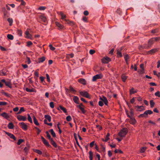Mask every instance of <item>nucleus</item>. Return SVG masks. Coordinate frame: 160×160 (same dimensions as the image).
Here are the masks:
<instances>
[{
	"mask_svg": "<svg viewBox=\"0 0 160 160\" xmlns=\"http://www.w3.org/2000/svg\"><path fill=\"white\" fill-rule=\"evenodd\" d=\"M33 122L34 124L36 125H39V124L38 122V121L35 116L33 117Z\"/></svg>",
	"mask_w": 160,
	"mask_h": 160,
	"instance_id": "26",
	"label": "nucleus"
},
{
	"mask_svg": "<svg viewBox=\"0 0 160 160\" xmlns=\"http://www.w3.org/2000/svg\"><path fill=\"white\" fill-rule=\"evenodd\" d=\"M50 142L51 143L55 148H57V145L56 143L54 141L53 139H52L50 141Z\"/></svg>",
	"mask_w": 160,
	"mask_h": 160,
	"instance_id": "21",
	"label": "nucleus"
},
{
	"mask_svg": "<svg viewBox=\"0 0 160 160\" xmlns=\"http://www.w3.org/2000/svg\"><path fill=\"white\" fill-rule=\"evenodd\" d=\"M135 108L137 111H142L145 110L144 107L143 106H135Z\"/></svg>",
	"mask_w": 160,
	"mask_h": 160,
	"instance_id": "9",
	"label": "nucleus"
},
{
	"mask_svg": "<svg viewBox=\"0 0 160 160\" xmlns=\"http://www.w3.org/2000/svg\"><path fill=\"white\" fill-rule=\"evenodd\" d=\"M17 118L19 121H25L27 119V118L26 116H23L21 115L17 116Z\"/></svg>",
	"mask_w": 160,
	"mask_h": 160,
	"instance_id": "7",
	"label": "nucleus"
},
{
	"mask_svg": "<svg viewBox=\"0 0 160 160\" xmlns=\"http://www.w3.org/2000/svg\"><path fill=\"white\" fill-rule=\"evenodd\" d=\"M73 100L74 101V102L77 104H79L78 101L79 100V98L78 97L75 96H73Z\"/></svg>",
	"mask_w": 160,
	"mask_h": 160,
	"instance_id": "19",
	"label": "nucleus"
},
{
	"mask_svg": "<svg viewBox=\"0 0 160 160\" xmlns=\"http://www.w3.org/2000/svg\"><path fill=\"white\" fill-rule=\"evenodd\" d=\"M153 113V112L151 110H147L146 111L143 113L140 114L138 117L140 118L141 117L146 118L148 117V114L151 115Z\"/></svg>",
	"mask_w": 160,
	"mask_h": 160,
	"instance_id": "1",
	"label": "nucleus"
},
{
	"mask_svg": "<svg viewBox=\"0 0 160 160\" xmlns=\"http://www.w3.org/2000/svg\"><path fill=\"white\" fill-rule=\"evenodd\" d=\"M128 132V131L127 128H123L118 133V135L121 138L124 137L127 133Z\"/></svg>",
	"mask_w": 160,
	"mask_h": 160,
	"instance_id": "2",
	"label": "nucleus"
},
{
	"mask_svg": "<svg viewBox=\"0 0 160 160\" xmlns=\"http://www.w3.org/2000/svg\"><path fill=\"white\" fill-rule=\"evenodd\" d=\"M44 118L46 119H47L49 122H50L51 121V118L50 115H45L44 116Z\"/></svg>",
	"mask_w": 160,
	"mask_h": 160,
	"instance_id": "24",
	"label": "nucleus"
},
{
	"mask_svg": "<svg viewBox=\"0 0 160 160\" xmlns=\"http://www.w3.org/2000/svg\"><path fill=\"white\" fill-rule=\"evenodd\" d=\"M114 152L116 153H118V152H119L120 153H122V152L121 150H119V149H117L115 150Z\"/></svg>",
	"mask_w": 160,
	"mask_h": 160,
	"instance_id": "49",
	"label": "nucleus"
},
{
	"mask_svg": "<svg viewBox=\"0 0 160 160\" xmlns=\"http://www.w3.org/2000/svg\"><path fill=\"white\" fill-rule=\"evenodd\" d=\"M89 158H93V152H92V151H90L89 152Z\"/></svg>",
	"mask_w": 160,
	"mask_h": 160,
	"instance_id": "51",
	"label": "nucleus"
},
{
	"mask_svg": "<svg viewBox=\"0 0 160 160\" xmlns=\"http://www.w3.org/2000/svg\"><path fill=\"white\" fill-rule=\"evenodd\" d=\"M102 75L101 73L97 74L93 77L92 81L93 82L95 81L97 79L102 78Z\"/></svg>",
	"mask_w": 160,
	"mask_h": 160,
	"instance_id": "4",
	"label": "nucleus"
},
{
	"mask_svg": "<svg viewBox=\"0 0 160 160\" xmlns=\"http://www.w3.org/2000/svg\"><path fill=\"white\" fill-rule=\"evenodd\" d=\"M95 52V51L92 49H91L89 51V53L91 55L93 54Z\"/></svg>",
	"mask_w": 160,
	"mask_h": 160,
	"instance_id": "56",
	"label": "nucleus"
},
{
	"mask_svg": "<svg viewBox=\"0 0 160 160\" xmlns=\"http://www.w3.org/2000/svg\"><path fill=\"white\" fill-rule=\"evenodd\" d=\"M18 35H19L20 36H21L22 35V32L20 30H18Z\"/></svg>",
	"mask_w": 160,
	"mask_h": 160,
	"instance_id": "61",
	"label": "nucleus"
},
{
	"mask_svg": "<svg viewBox=\"0 0 160 160\" xmlns=\"http://www.w3.org/2000/svg\"><path fill=\"white\" fill-rule=\"evenodd\" d=\"M49 47L50 48V49L52 51H54L55 49V48L53 47L52 45L51 44H50Z\"/></svg>",
	"mask_w": 160,
	"mask_h": 160,
	"instance_id": "47",
	"label": "nucleus"
},
{
	"mask_svg": "<svg viewBox=\"0 0 160 160\" xmlns=\"http://www.w3.org/2000/svg\"><path fill=\"white\" fill-rule=\"evenodd\" d=\"M130 114L132 117H133L134 115V113L133 112L134 110L132 108H130Z\"/></svg>",
	"mask_w": 160,
	"mask_h": 160,
	"instance_id": "42",
	"label": "nucleus"
},
{
	"mask_svg": "<svg viewBox=\"0 0 160 160\" xmlns=\"http://www.w3.org/2000/svg\"><path fill=\"white\" fill-rule=\"evenodd\" d=\"M28 121L31 123H32V118L30 117V115L29 114H28Z\"/></svg>",
	"mask_w": 160,
	"mask_h": 160,
	"instance_id": "38",
	"label": "nucleus"
},
{
	"mask_svg": "<svg viewBox=\"0 0 160 160\" xmlns=\"http://www.w3.org/2000/svg\"><path fill=\"white\" fill-rule=\"evenodd\" d=\"M19 125L23 130H26L27 129V125L24 122H22L19 123Z\"/></svg>",
	"mask_w": 160,
	"mask_h": 160,
	"instance_id": "8",
	"label": "nucleus"
},
{
	"mask_svg": "<svg viewBox=\"0 0 160 160\" xmlns=\"http://www.w3.org/2000/svg\"><path fill=\"white\" fill-rule=\"evenodd\" d=\"M98 104L99 106L102 107L103 105V103L102 101H100L98 102Z\"/></svg>",
	"mask_w": 160,
	"mask_h": 160,
	"instance_id": "57",
	"label": "nucleus"
},
{
	"mask_svg": "<svg viewBox=\"0 0 160 160\" xmlns=\"http://www.w3.org/2000/svg\"><path fill=\"white\" fill-rule=\"evenodd\" d=\"M5 85L10 88H12L11 82L9 80H7L5 83Z\"/></svg>",
	"mask_w": 160,
	"mask_h": 160,
	"instance_id": "14",
	"label": "nucleus"
},
{
	"mask_svg": "<svg viewBox=\"0 0 160 160\" xmlns=\"http://www.w3.org/2000/svg\"><path fill=\"white\" fill-rule=\"evenodd\" d=\"M69 88H69V89H68L67 88L66 89V92H67L68 91V90L70 92H72L74 94H75V92H76V91L75 90H74L72 86H70Z\"/></svg>",
	"mask_w": 160,
	"mask_h": 160,
	"instance_id": "16",
	"label": "nucleus"
},
{
	"mask_svg": "<svg viewBox=\"0 0 160 160\" xmlns=\"http://www.w3.org/2000/svg\"><path fill=\"white\" fill-rule=\"evenodd\" d=\"M79 93L81 95L87 98H90V95L87 92L85 91H80Z\"/></svg>",
	"mask_w": 160,
	"mask_h": 160,
	"instance_id": "3",
	"label": "nucleus"
},
{
	"mask_svg": "<svg viewBox=\"0 0 160 160\" xmlns=\"http://www.w3.org/2000/svg\"><path fill=\"white\" fill-rule=\"evenodd\" d=\"M39 18L42 21L44 22H47V18L43 15H40L39 16Z\"/></svg>",
	"mask_w": 160,
	"mask_h": 160,
	"instance_id": "18",
	"label": "nucleus"
},
{
	"mask_svg": "<svg viewBox=\"0 0 160 160\" xmlns=\"http://www.w3.org/2000/svg\"><path fill=\"white\" fill-rule=\"evenodd\" d=\"M46 134H47V137L48 138V139H49L50 141V140H51V139H53L52 138H51V136L50 135L49 133L48 132V131H46Z\"/></svg>",
	"mask_w": 160,
	"mask_h": 160,
	"instance_id": "35",
	"label": "nucleus"
},
{
	"mask_svg": "<svg viewBox=\"0 0 160 160\" xmlns=\"http://www.w3.org/2000/svg\"><path fill=\"white\" fill-rule=\"evenodd\" d=\"M49 132L53 137H55L56 136V134L53 129H50Z\"/></svg>",
	"mask_w": 160,
	"mask_h": 160,
	"instance_id": "29",
	"label": "nucleus"
},
{
	"mask_svg": "<svg viewBox=\"0 0 160 160\" xmlns=\"http://www.w3.org/2000/svg\"><path fill=\"white\" fill-rule=\"evenodd\" d=\"M137 92L136 91H134V88H131L130 90V95H131L132 94L135 93Z\"/></svg>",
	"mask_w": 160,
	"mask_h": 160,
	"instance_id": "36",
	"label": "nucleus"
},
{
	"mask_svg": "<svg viewBox=\"0 0 160 160\" xmlns=\"http://www.w3.org/2000/svg\"><path fill=\"white\" fill-rule=\"evenodd\" d=\"M117 55L118 57H122V54L121 52H120L119 50H117Z\"/></svg>",
	"mask_w": 160,
	"mask_h": 160,
	"instance_id": "40",
	"label": "nucleus"
},
{
	"mask_svg": "<svg viewBox=\"0 0 160 160\" xmlns=\"http://www.w3.org/2000/svg\"><path fill=\"white\" fill-rule=\"evenodd\" d=\"M8 22L9 23L10 26H11L13 22V20L12 18H9L8 19Z\"/></svg>",
	"mask_w": 160,
	"mask_h": 160,
	"instance_id": "32",
	"label": "nucleus"
},
{
	"mask_svg": "<svg viewBox=\"0 0 160 160\" xmlns=\"http://www.w3.org/2000/svg\"><path fill=\"white\" fill-rule=\"evenodd\" d=\"M85 16H87L89 14L88 11L87 10L83 12Z\"/></svg>",
	"mask_w": 160,
	"mask_h": 160,
	"instance_id": "64",
	"label": "nucleus"
},
{
	"mask_svg": "<svg viewBox=\"0 0 160 160\" xmlns=\"http://www.w3.org/2000/svg\"><path fill=\"white\" fill-rule=\"evenodd\" d=\"M8 38L11 40H12L13 39V36L12 35L10 34H8L7 36Z\"/></svg>",
	"mask_w": 160,
	"mask_h": 160,
	"instance_id": "30",
	"label": "nucleus"
},
{
	"mask_svg": "<svg viewBox=\"0 0 160 160\" xmlns=\"http://www.w3.org/2000/svg\"><path fill=\"white\" fill-rule=\"evenodd\" d=\"M99 99L101 101L103 102L106 105H108V101L106 97L104 96H103L102 97H100Z\"/></svg>",
	"mask_w": 160,
	"mask_h": 160,
	"instance_id": "10",
	"label": "nucleus"
},
{
	"mask_svg": "<svg viewBox=\"0 0 160 160\" xmlns=\"http://www.w3.org/2000/svg\"><path fill=\"white\" fill-rule=\"evenodd\" d=\"M158 51L157 49L156 48H153L151 50L148 51L147 52L148 54H152Z\"/></svg>",
	"mask_w": 160,
	"mask_h": 160,
	"instance_id": "15",
	"label": "nucleus"
},
{
	"mask_svg": "<svg viewBox=\"0 0 160 160\" xmlns=\"http://www.w3.org/2000/svg\"><path fill=\"white\" fill-rule=\"evenodd\" d=\"M8 127L9 129H12L14 128V125L12 122H10L8 123Z\"/></svg>",
	"mask_w": 160,
	"mask_h": 160,
	"instance_id": "25",
	"label": "nucleus"
},
{
	"mask_svg": "<svg viewBox=\"0 0 160 160\" xmlns=\"http://www.w3.org/2000/svg\"><path fill=\"white\" fill-rule=\"evenodd\" d=\"M61 15V18L63 22L65 21V20H66L65 19L66 15L64 14L62 12H60Z\"/></svg>",
	"mask_w": 160,
	"mask_h": 160,
	"instance_id": "28",
	"label": "nucleus"
},
{
	"mask_svg": "<svg viewBox=\"0 0 160 160\" xmlns=\"http://www.w3.org/2000/svg\"><path fill=\"white\" fill-rule=\"evenodd\" d=\"M7 103L5 102H0V106H4L7 105Z\"/></svg>",
	"mask_w": 160,
	"mask_h": 160,
	"instance_id": "48",
	"label": "nucleus"
},
{
	"mask_svg": "<svg viewBox=\"0 0 160 160\" xmlns=\"http://www.w3.org/2000/svg\"><path fill=\"white\" fill-rule=\"evenodd\" d=\"M110 136V134L109 133H108L107 135L105 137V139H104L103 138L102 139V140L104 142H107L109 139V137Z\"/></svg>",
	"mask_w": 160,
	"mask_h": 160,
	"instance_id": "22",
	"label": "nucleus"
},
{
	"mask_svg": "<svg viewBox=\"0 0 160 160\" xmlns=\"http://www.w3.org/2000/svg\"><path fill=\"white\" fill-rule=\"evenodd\" d=\"M154 41V40L153 38L150 39L148 42V47L149 48L151 47Z\"/></svg>",
	"mask_w": 160,
	"mask_h": 160,
	"instance_id": "11",
	"label": "nucleus"
},
{
	"mask_svg": "<svg viewBox=\"0 0 160 160\" xmlns=\"http://www.w3.org/2000/svg\"><path fill=\"white\" fill-rule=\"evenodd\" d=\"M78 81L80 83L85 85L86 84V80L85 79L83 78L79 79L78 80Z\"/></svg>",
	"mask_w": 160,
	"mask_h": 160,
	"instance_id": "20",
	"label": "nucleus"
},
{
	"mask_svg": "<svg viewBox=\"0 0 160 160\" xmlns=\"http://www.w3.org/2000/svg\"><path fill=\"white\" fill-rule=\"evenodd\" d=\"M150 105L151 107V108H152L153 107H154V105L155 104V103L153 102V100H151L150 101Z\"/></svg>",
	"mask_w": 160,
	"mask_h": 160,
	"instance_id": "43",
	"label": "nucleus"
},
{
	"mask_svg": "<svg viewBox=\"0 0 160 160\" xmlns=\"http://www.w3.org/2000/svg\"><path fill=\"white\" fill-rule=\"evenodd\" d=\"M59 108L62 110L64 113H66L67 112L66 109L64 107L62 106H59Z\"/></svg>",
	"mask_w": 160,
	"mask_h": 160,
	"instance_id": "33",
	"label": "nucleus"
},
{
	"mask_svg": "<svg viewBox=\"0 0 160 160\" xmlns=\"http://www.w3.org/2000/svg\"><path fill=\"white\" fill-rule=\"evenodd\" d=\"M23 141H24V140L23 139H19L18 140V142H17V144L18 145H20Z\"/></svg>",
	"mask_w": 160,
	"mask_h": 160,
	"instance_id": "44",
	"label": "nucleus"
},
{
	"mask_svg": "<svg viewBox=\"0 0 160 160\" xmlns=\"http://www.w3.org/2000/svg\"><path fill=\"white\" fill-rule=\"evenodd\" d=\"M6 134L9 136L11 138L14 139V140H16V138L15 136L12 134L10 133L6 132Z\"/></svg>",
	"mask_w": 160,
	"mask_h": 160,
	"instance_id": "12",
	"label": "nucleus"
},
{
	"mask_svg": "<svg viewBox=\"0 0 160 160\" xmlns=\"http://www.w3.org/2000/svg\"><path fill=\"white\" fill-rule=\"evenodd\" d=\"M39 9L42 10H44L46 9V7L44 6H41L39 8Z\"/></svg>",
	"mask_w": 160,
	"mask_h": 160,
	"instance_id": "63",
	"label": "nucleus"
},
{
	"mask_svg": "<svg viewBox=\"0 0 160 160\" xmlns=\"http://www.w3.org/2000/svg\"><path fill=\"white\" fill-rule=\"evenodd\" d=\"M25 111L24 108L23 107H22L21 108L19 112L17 113V114H19L21 113L22 112H23Z\"/></svg>",
	"mask_w": 160,
	"mask_h": 160,
	"instance_id": "34",
	"label": "nucleus"
},
{
	"mask_svg": "<svg viewBox=\"0 0 160 160\" xmlns=\"http://www.w3.org/2000/svg\"><path fill=\"white\" fill-rule=\"evenodd\" d=\"M41 139L43 143L47 147L51 148V146L49 144L48 142L42 136H41Z\"/></svg>",
	"mask_w": 160,
	"mask_h": 160,
	"instance_id": "6",
	"label": "nucleus"
},
{
	"mask_svg": "<svg viewBox=\"0 0 160 160\" xmlns=\"http://www.w3.org/2000/svg\"><path fill=\"white\" fill-rule=\"evenodd\" d=\"M130 119H131V120H130V123L132 124H134L136 122V121L135 120V119L132 117V118H130Z\"/></svg>",
	"mask_w": 160,
	"mask_h": 160,
	"instance_id": "27",
	"label": "nucleus"
},
{
	"mask_svg": "<svg viewBox=\"0 0 160 160\" xmlns=\"http://www.w3.org/2000/svg\"><path fill=\"white\" fill-rule=\"evenodd\" d=\"M1 115L8 120L9 118V116L8 114L5 112H4L1 113Z\"/></svg>",
	"mask_w": 160,
	"mask_h": 160,
	"instance_id": "13",
	"label": "nucleus"
},
{
	"mask_svg": "<svg viewBox=\"0 0 160 160\" xmlns=\"http://www.w3.org/2000/svg\"><path fill=\"white\" fill-rule=\"evenodd\" d=\"M124 58L125 60V61L127 62V59L129 58V57L128 55L127 54L124 56Z\"/></svg>",
	"mask_w": 160,
	"mask_h": 160,
	"instance_id": "58",
	"label": "nucleus"
},
{
	"mask_svg": "<svg viewBox=\"0 0 160 160\" xmlns=\"http://www.w3.org/2000/svg\"><path fill=\"white\" fill-rule=\"evenodd\" d=\"M111 61V59L107 56L103 57L102 59V63H107Z\"/></svg>",
	"mask_w": 160,
	"mask_h": 160,
	"instance_id": "5",
	"label": "nucleus"
},
{
	"mask_svg": "<svg viewBox=\"0 0 160 160\" xmlns=\"http://www.w3.org/2000/svg\"><path fill=\"white\" fill-rule=\"evenodd\" d=\"M32 44V42L29 41L27 42V46L28 47H29Z\"/></svg>",
	"mask_w": 160,
	"mask_h": 160,
	"instance_id": "52",
	"label": "nucleus"
},
{
	"mask_svg": "<svg viewBox=\"0 0 160 160\" xmlns=\"http://www.w3.org/2000/svg\"><path fill=\"white\" fill-rule=\"evenodd\" d=\"M56 24L57 26L60 29H62L63 28V27L61 24L58 22H56Z\"/></svg>",
	"mask_w": 160,
	"mask_h": 160,
	"instance_id": "41",
	"label": "nucleus"
},
{
	"mask_svg": "<svg viewBox=\"0 0 160 160\" xmlns=\"http://www.w3.org/2000/svg\"><path fill=\"white\" fill-rule=\"evenodd\" d=\"M49 105L50 107L53 108H54V102H50L49 103Z\"/></svg>",
	"mask_w": 160,
	"mask_h": 160,
	"instance_id": "45",
	"label": "nucleus"
},
{
	"mask_svg": "<svg viewBox=\"0 0 160 160\" xmlns=\"http://www.w3.org/2000/svg\"><path fill=\"white\" fill-rule=\"evenodd\" d=\"M34 152L39 155H41L42 154V152L39 150L35 149L34 150Z\"/></svg>",
	"mask_w": 160,
	"mask_h": 160,
	"instance_id": "31",
	"label": "nucleus"
},
{
	"mask_svg": "<svg viewBox=\"0 0 160 160\" xmlns=\"http://www.w3.org/2000/svg\"><path fill=\"white\" fill-rule=\"evenodd\" d=\"M147 148L145 147H142L140 149V151L141 152H144L146 149Z\"/></svg>",
	"mask_w": 160,
	"mask_h": 160,
	"instance_id": "39",
	"label": "nucleus"
},
{
	"mask_svg": "<svg viewBox=\"0 0 160 160\" xmlns=\"http://www.w3.org/2000/svg\"><path fill=\"white\" fill-rule=\"evenodd\" d=\"M151 32L153 33H156L158 32V30L157 29H155L152 30L151 31Z\"/></svg>",
	"mask_w": 160,
	"mask_h": 160,
	"instance_id": "59",
	"label": "nucleus"
},
{
	"mask_svg": "<svg viewBox=\"0 0 160 160\" xmlns=\"http://www.w3.org/2000/svg\"><path fill=\"white\" fill-rule=\"evenodd\" d=\"M116 12L117 13H118L119 14H121V12H122V11L120 8L118 9L117 10Z\"/></svg>",
	"mask_w": 160,
	"mask_h": 160,
	"instance_id": "62",
	"label": "nucleus"
},
{
	"mask_svg": "<svg viewBox=\"0 0 160 160\" xmlns=\"http://www.w3.org/2000/svg\"><path fill=\"white\" fill-rule=\"evenodd\" d=\"M82 20L84 22H88L87 18L85 17H83L82 18Z\"/></svg>",
	"mask_w": 160,
	"mask_h": 160,
	"instance_id": "60",
	"label": "nucleus"
},
{
	"mask_svg": "<svg viewBox=\"0 0 160 160\" xmlns=\"http://www.w3.org/2000/svg\"><path fill=\"white\" fill-rule=\"evenodd\" d=\"M155 95L156 96L160 97V92L159 91H157L155 93Z\"/></svg>",
	"mask_w": 160,
	"mask_h": 160,
	"instance_id": "54",
	"label": "nucleus"
},
{
	"mask_svg": "<svg viewBox=\"0 0 160 160\" xmlns=\"http://www.w3.org/2000/svg\"><path fill=\"white\" fill-rule=\"evenodd\" d=\"M80 110L82 111V113H83V114H85V113H86V111L84 109V108H79Z\"/></svg>",
	"mask_w": 160,
	"mask_h": 160,
	"instance_id": "55",
	"label": "nucleus"
},
{
	"mask_svg": "<svg viewBox=\"0 0 160 160\" xmlns=\"http://www.w3.org/2000/svg\"><path fill=\"white\" fill-rule=\"evenodd\" d=\"M46 77H47V81L48 82H50V77H49V75L48 74H47L46 75Z\"/></svg>",
	"mask_w": 160,
	"mask_h": 160,
	"instance_id": "53",
	"label": "nucleus"
},
{
	"mask_svg": "<svg viewBox=\"0 0 160 160\" xmlns=\"http://www.w3.org/2000/svg\"><path fill=\"white\" fill-rule=\"evenodd\" d=\"M45 60V58L44 57H42L38 59V62L39 63L42 62H43Z\"/></svg>",
	"mask_w": 160,
	"mask_h": 160,
	"instance_id": "23",
	"label": "nucleus"
},
{
	"mask_svg": "<svg viewBox=\"0 0 160 160\" xmlns=\"http://www.w3.org/2000/svg\"><path fill=\"white\" fill-rule=\"evenodd\" d=\"M66 119L69 122L71 120L72 118H71V117L69 115V116H67L66 117Z\"/></svg>",
	"mask_w": 160,
	"mask_h": 160,
	"instance_id": "46",
	"label": "nucleus"
},
{
	"mask_svg": "<svg viewBox=\"0 0 160 160\" xmlns=\"http://www.w3.org/2000/svg\"><path fill=\"white\" fill-rule=\"evenodd\" d=\"M26 62L28 64H29L31 62L30 58L28 57H27L26 58Z\"/></svg>",
	"mask_w": 160,
	"mask_h": 160,
	"instance_id": "50",
	"label": "nucleus"
},
{
	"mask_svg": "<svg viewBox=\"0 0 160 160\" xmlns=\"http://www.w3.org/2000/svg\"><path fill=\"white\" fill-rule=\"evenodd\" d=\"M121 78H122V81L123 82H125L126 80V79L127 78V77L125 75H122V76Z\"/></svg>",
	"mask_w": 160,
	"mask_h": 160,
	"instance_id": "37",
	"label": "nucleus"
},
{
	"mask_svg": "<svg viewBox=\"0 0 160 160\" xmlns=\"http://www.w3.org/2000/svg\"><path fill=\"white\" fill-rule=\"evenodd\" d=\"M64 22L65 23L68 24L72 26L74 24L73 22L71 21H70L68 19H66V20H65V21Z\"/></svg>",
	"mask_w": 160,
	"mask_h": 160,
	"instance_id": "17",
	"label": "nucleus"
}]
</instances>
